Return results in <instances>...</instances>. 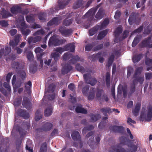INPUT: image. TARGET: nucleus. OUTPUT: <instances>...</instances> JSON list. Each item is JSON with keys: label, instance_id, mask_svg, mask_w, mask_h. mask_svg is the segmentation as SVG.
Wrapping results in <instances>:
<instances>
[{"label": "nucleus", "instance_id": "1", "mask_svg": "<svg viewBox=\"0 0 152 152\" xmlns=\"http://www.w3.org/2000/svg\"><path fill=\"white\" fill-rule=\"evenodd\" d=\"M138 141L137 140H125L124 138L121 140V143L113 146L112 149L116 152H135L138 148Z\"/></svg>", "mask_w": 152, "mask_h": 152}, {"label": "nucleus", "instance_id": "2", "mask_svg": "<svg viewBox=\"0 0 152 152\" xmlns=\"http://www.w3.org/2000/svg\"><path fill=\"white\" fill-rule=\"evenodd\" d=\"M23 65H22L21 62L14 61L12 64V67L13 70L17 74H19L21 78L24 80L26 77L25 72L22 70L23 68Z\"/></svg>", "mask_w": 152, "mask_h": 152}, {"label": "nucleus", "instance_id": "3", "mask_svg": "<svg viewBox=\"0 0 152 152\" xmlns=\"http://www.w3.org/2000/svg\"><path fill=\"white\" fill-rule=\"evenodd\" d=\"M65 41V40L61 39L58 35L54 34L50 38L48 45L50 46H56L63 44Z\"/></svg>", "mask_w": 152, "mask_h": 152}, {"label": "nucleus", "instance_id": "4", "mask_svg": "<svg viewBox=\"0 0 152 152\" xmlns=\"http://www.w3.org/2000/svg\"><path fill=\"white\" fill-rule=\"evenodd\" d=\"M63 58L64 61L70 59L68 61V63L74 64L80 60V58L77 55L74 56L70 53H66L64 54Z\"/></svg>", "mask_w": 152, "mask_h": 152}, {"label": "nucleus", "instance_id": "5", "mask_svg": "<svg viewBox=\"0 0 152 152\" xmlns=\"http://www.w3.org/2000/svg\"><path fill=\"white\" fill-rule=\"evenodd\" d=\"M152 118V107H149L148 109L147 114H145L144 112H142L140 116V119L141 121H146L149 122L151 120Z\"/></svg>", "mask_w": 152, "mask_h": 152}, {"label": "nucleus", "instance_id": "6", "mask_svg": "<svg viewBox=\"0 0 152 152\" xmlns=\"http://www.w3.org/2000/svg\"><path fill=\"white\" fill-rule=\"evenodd\" d=\"M58 30L61 34L64 36H69L72 34L73 31L72 29L66 28L63 26L59 27Z\"/></svg>", "mask_w": 152, "mask_h": 152}, {"label": "nucleus", "instance_id": "7", "mask_svg": "<svg viewBox=\"0 0 152 152\" xmlns=\"http://www.w3.org/2000/svg\"><path fill=\"white\" fill-rule=\"evenodd\" d=\"M96 142H94V138L92 136L88 140L87 143L89 145L90 148L92 149H94L95 148L97 147L99 143L100 140V138L99 137H98L96 138Z\"/></svg>", "mask_w": 152, "mask_h": 152}, {"label": "nucleus", "instance_id": "8", "mask_svg": "<svg viewBox=\"0 0 152 152\" xmlns=\"http://www.w3.org/2000/svg\"><path fill=\"white\" fill-rule=\"evenodd\" d=\"M99 7V6L97 5L95 8L91 9L82 17V18L83 19L87 18L91 15L93 17L95 15Z\"/></svg>", "mask_w": 152, "mask_h": 152}, {"label": "nucleus", "instance_id": "9", "mask_svg": "<svg viewBox=\"0 0 152 152\" xmlns=\"http://www.w3.org/2000/svg\"><path fill=\"white\" fill-rule=\"evenodd\" d=\"M110 129L115 133H123L124 131V128L121 126H112L110 127Z\"/></svg>", "mask_w": 152, "mask_h": 152}, {"label": "nucleus", "instance_id": "10", "mask_svg": "<svg viewBox=\"0 0 152 152\" xmlns=\"http://www.w3.org/2000/svg\"><path fill=\"white\" fill-rule=\"evenodd\" d=\"M22 104L23 107L28 110L31 109L32 105L31 102L27 97L23 98Z\"/></svg>", "mask_w": 152, "mask_h": 152}, {"label": "nucleus", "instance_id": "11", "mask_svg": "<svg viewBox=\"0 0 152 152\" xmlns=\"http://www.w3.org/2000/svg\"><path fill=\"white\" fill-rule=\"evenodd\" d=\"M11 51V49L10 47L8 46H6L5 50L4 48H1L0 50V58H1L3 56H5L8 55Z\"/></svg>", "mask_w": 152, "mask_h": 152}, {"label": "nucleus", "instance_id": "12", "mask_svg": "<svg viewBox=\"0 0 152 152\" xmlns=\"http://www.w3.org/2000/svg\"><path fill=\"white\" fill-rule=\"evenodd\" d=\"M68 62L63 67L61 70V73L63 75H65L69 72L72 69V67Z\"/></svg>", "mask_w": 152, "mask_h": 152}, {"label": "nucleus", "instance_id": "13", "mask_svg": "<svg viewBox=\"0 0 152 152\" xmlns=\"http://www.w3.org/2000/svg\"><path fill=\"white\" fill-rule=\"evenodd\" d=\"M68 62L63 67L61 70V73L63 75H65L69 72L72 69V67Z\"/></svg>", "mask_w": 152, "mask_h": 152}, {"label": "nucleus", "instance_id": "14", "mask_svg": "<svg viewBox=\"0 0 152 152\" xmlns=\"http://www.w3.org/2000/svg\"><path fill=\"white\" fill-rule=\"evenodd\" d=\"M151 39V37H149L147 38H145V39L140 44V46L142 48L149 46V44Z\"/></svg>", "mask_w": 152, "mask_h": 152}, {"label": "nucleus", "instance_id": "15", "mask_svg": "<svg viewBox=\"0 0 152 152\" xmlns=\"http://www.w3.org/2000/svg\"><path fill=\"white\" fill-rule=\"evenodd\" d=\"M19 37L17 35L14 38V40H11L9 42V45L10 46L14 48L17 45L19 42Z\"/></svg>", "mask_w": 152, "mask_h": 152}, {"label": "nucleus", "instance_id": "16", "mask_svg": "<svg viewBox=\"0 0 152 152\" xmlns=\"http://www.w3.org/2000/svg\"><path fill=\"white\" fill-rule=\"evenodd\" d=\"M43 50L40 47H37L35 50V52L37 54V58L40 59L42 58V56L44 54L43 52Z\"/></svg>", "mask_w": 152, "mask_h": 152}, {"label": "nucleus", "instance_id": "17", "mask_svg": "<svg viewBox=\"0 0 152 152\" xmlns=\"http://www.w3.org/2000/svg\"><path fill=\"white\" fill-rule=\"evenodd\" d=\"M19 115L24 119H28L29 116V114L25 110H19L18 111Z\"/></svg>", "mask_w": 152, "mask_h": 152}, {"label": "nucleus", "instance_id": "18", "mask_svg": "<svg viewBox=\"0 0 152 152\" xmlns=\"http://www.w3.org/2000/svg\"><path fill=\"white\" fill-rule=\"evenodd\" d=\"M21 9V7L19 6L13 7L11 8L10 11L12 14H16L18 13H22Z\"/></svg>", "mask_w": 152, "mask_h": 152}, {"label": "nucleus", "instance_id": "19", "mask_svg": "<svg viewBox=\"0 0 152 152\" xmlns=\"http://www.w3.org/2000/svg\"><path fill=\"white\" fill-rule=\"evenodd\" d=\"M44 128V132H47L50 130L53 126L52 123L49 122H45L42 126Z\"/></svg>", "mask_w": 152, "mask_h": 152}, {"label": "nucleus", "instance_id": "20", "mask_svg": "<svg viewBox=\"0 0 152 152\" xmlns=\"http://www.w3.org/2000/svg\"><path fill=\"white\" fill-rule=\"evenodd\" d=\"M24 53L26 54L27 58L30 61L33 60V55L32 52L29 50L28 48H26L24 50Z\"/></svg>", "mask_w": 152, "mask_h": 152}, {"label": "nucleus", "instance_id": "21", "mask_svg": "<svg viewBox=\"0 0 152 152\" xmlns=\"http://www.w3.org/2000/svg\"><path fill=\"white\" fill-rule=\"evenodd\" d=\"M0 14L3 18H6L12 16L10 12L7 11L4 8L2 9V10L1 11Z\"/></svg>", "mask_w": 152, "mask_h": 152}, {"label": "nucleus", "instance_id": "22", "mask_svg": "<svg viewBox=\"0 0 152 152\" xmlns=\"http://www.w3.org/2000/svg\"><path fill=\"white\" fill-rule=\"evenodd\" d=\"M82 105L78 106L76 107L75 109V110L77 113H81L84 114H87L88 113L87 110L84 108L82 107Z\"/></svg>", "mask_w": 152, "mask_h": 152}, {"label": "nucleus", "instance_id": "23", "mask_svg": "<svg viewBox=\"0 0 152 152\" xmlns=\"http://www.w3.org/2000/svg\"><path fill=\"white\" fill-rule=\"evenodd\" d=\"M59 20L60 19L58 18L54 17L48 22L47 26H48L53 25H58Z\"/></svg>", "mask_w": 152, "mask_h": 152}, {"label": "nucleus", "instance_id": "24", "mask_svg": "<svg viewBox=\"0 0 152 152\" xmlns=\"http://www.w3.org/2000/svg\"><path fill=\"white\" fill-rule=\"evenodd\" d=\"M72 139L74 140H80L81 137L79 133L77 131H74L71 134Z\"/></svg>", "mask_w": 152, "mask_h": 152}, {"label": "nucleus", "instance_id": "25", "mask_svg": "<svg viewBox=\"0 0 152 152\" xmlns=\"http://www.w3.org/2000/svg\"><path fill=\"white\" fill-rule=\"evenodd\" d=\"M25 92H26L28 95L31 94V89L32 86V83L31 81H28L27 83H25Z\"/></svg>", "mask_w": 152, "mask_h": 152}, {"label": "nucleus", "instance_id": "26", "mask_svg": "<svg viewBox=\"0 0 152 152\" xmlns=\"http://www.w3.org/2000/svg\"><path fill=\"white\" fill-rule=\"evenodd\" d=\"M137 14L134 12H132L130 15L129 19V22L130 24L132 25V23L135 21L136 19Z\"/></svg>", "mask_w": 152, "mask_h": 152}, {"label": "nucleus", "instance_id": "27", "mask_svg": "<svg viewBox=\"0 0 152 152\" xmlns=\"http://www.w3.org/2000/svg\"><path fill=\"white\" fill-rule=\"evenodd\" d=\"M104 10L102 8H100L98 11L95 15V18L97 19H102L103 17Z\"/></svg>", "mask_w": 152, "mask_h": 152}, {"label": "nucleus", "instance_id": "28", "mask_svg": "<svg viewBox=\"0 0 152 152\" xmlns=\"http://www.w3.org/2000/svg\"><path fill=\"white\" fill-rule=\"evenodd\" d=\"M108 30L105 29L99 32L97 37V39L98 40H101L103 39L107 34Z\"/></svg>", "mask_w": 152, "mask_h": 152}, {"label": "nucleus", "instance_id": "29", "mask_svg": "<svg viewBox=\"0 0 152 152\" xmlns=\"http://www.w3.org/2000/svg\"><path fill=\"white\" fill-rule=\"evenodd\" d=\"M100 26L99 25H97L90 29L89 31V35L90 36L94 35L100 29Z\"/></svg>", "mask_w": 152, "mask_h": 152}, {"label": "nucleus", "instance_id": "30", "mask_svg": "<svg viewBox=\"0 0 152 152\" xmlns=\"http://www.w3.org/2000/svg\"><path fill=\"white\" fill-rule=\"evenodd\" d=\"M135 80L133 81V84L131 85L128 94V96L130 97L135 92Z\"/></svg>", "mask_w": 152, "mask_h": 152}, {"label": "nucleus", "instance_id": "31", "mask_svg": "<svg viewBox=\"0 0 152 152\" xmlns=\"http://www.w3.org/2000/svg\"><path fill=\"white\" fill-rule=\"evenodd\" d=\"M143 57V55L141 53L137 55H134L132 60L134 63H135L139 61Z\"/></svg>", "mask_w": 152, "mask_h": 152}, {"label": "nucleus", "instance_id": "32", "mask_svg": "<svg viewBox=\"0 0 152 152\" xmlns=\"http://www.w3.org/2000/svg\"><path fill=\"white\" fill-rule=\"evenodd\" d=\"M55 88L56 86L53 83L50 84L48 86L47 90H45V93L46 94L47 92L49 93H53L54 91Z\"/></svg>", "mask_w": 152, "mask_h": 152}, {"label": "nucleus", "instance_id": "33", "mask_svg": "<svg viewBox=\"0 0 152 152\" xmlns=\"http://www.w3.org/2000/svg\"><path fill=\"white\" fill-rule=\"evenodd\" d=\"M90 117H91V120L94 121H97L101 118L100 115L98 114H92L90 115Z\"/></svg>", "mask_w": 152, "mask_h": 152}, {"label": "nucleus", "instance_id": "34", "mask_svg": "<svg viewBox=\"0 0 152 152\" xmlns=\"http://www.w3.org/2000/svg\"><path fill=\"white\" fill-rule=\"evenodd\" d=\"M75 68L77 71L80 72L82 73L86 72V69L79 64L78 63L76 65Z\"/></svg>", "mask_w": 152, "mask_h": 152}, {"label": "nucleus", "instance_id": "35", "mask_svg": "<svg viewBox=\"0 0 152 152\" xmlns=\"http://www.w3.org/2000/svg\"><path fill=\"white\" fill-rule=\"evenodd\" d=\"M143 67L142 66H140L137 68L133 75V78H136L137 75H140L143 70Z\"/></svg>", "mask_w": 152, "mask_h": 152}, {"label": "nucleus", "instance_id": "36", "mask_svg": "<svg viewBox=\"0 0 152 152\" xmlns=\"http://www.w3.org/2000/svg\"><path fill=\"white\" fill-rule=\"evenodd\" d=\"M95 88H91L90 89V92L88 96L89 100H91L94 99L95 96Z\"/></svg>", "mask_w": 152, "mask_h": 152}, {"label": "nucleus", "instance_id": "37", "mask_svg": "<svg viewBox=\"0 0 152 152\" xmlns=\"http://www.w3.org/2000/svg\"><path fill=\"white\" fill-rule=\"evenodd\" d=\"M141 104L140 103H137L135 106V109L133 111L134 115L137 116L138 114L139 111L140 109Z\"/></svg>", "mask_w": 152, "mask_h": 152}, {"label": "nucleus", "instance_id": "38", "mask_svg": "<svg viewBox=\"0 0 152 152\" xmlns=\"http://www.w3.org/2000/svg\"><path fill=\"white\" fill-rule=\"evenodd\" d=\"M110 75L109 72H107L106 73L105 75V82L107 87H109L110 84Z\"/></svg>", "mask_w": 152, "mask_h": 152}, {"label": "nucleus", "instance_id": "39", "mask_svg": "<svg viewBox=\"0 0 152 152\" xmlns=\"http://www.w3.org/2000/svg\"><path fill=\"white\" fill-rule=\"evenodd\" d=\"M101 111L103 113L105 116L107 115V113H111L112 111L109 107H104L100 109Z\"/></svg>", "mask_w": 152, "mask_h": 152}, {"label": "nucleus", "instance_id": "40", "mask_svg": "<svg viewBox=\"0 0 152 152\" xmlns=\"http://www.w3.org/2000/svg\"><path fill=\"white\" fill-rule=\"evenodd\" d=\"M46 16L47 14L45 12H41L38 14V17L40 20L45 21Z\"/></svg>", "mask_w": 152, "mask_h": 152}, {"label": "nucleus", "instance_id": "41", "mask_svg": "<svg viewBox=\"0 0 152 152\" xmlns=\"http://www.w3.org/2000/svg\"><path fill=\"white\" fill-rule=\"evenodd\" d=\"M83 0H77L75 3L73 8L74 9H77L80 7L83 4Z\"/></svg>", "mask_w": 152, "mask_h": 152}, {"label": "nucleus", "instance_id": "42", "mask_svg": "<svg viewBox=\"0 0 152 152\" xmlns=\"http://www.w3.org/2000/svg\"><path fill=\"white\" fill-rule=\"evenodd\" d=\"M123 29L121 26H118L117 28L114 32L115 37H118L122 32Z\"/></svg>", "mask_w": 152, "mask_h": 152}, {"label": "nucleus", "instance_id": "43", "mask_svg": "<svg viewBox=\"0 0 152 152\" xmlns=\"http://www.w3.org/2000/svg\"><path fill=\"white\" fill-rule=\"evenodd\" d=\"M109 20L108 19H105L102 23L100 26V29H102L106 27L109 23Z\"/></svg>", "mask_w": 152, "mask_h": 152}, {"label": "nucleus", "instance_id": "44", "mask_svg": "<svg viewBox=\"0 0 152 152\" xmlns=\"http://www.w3.org/2000/svg\"><path fill=\"white\" fill-rule=\"evenodd\" d=\"M42 115L39 114V111L37 110L36 112L35 113V119L36 121H38L42 119Z\"/></svg>", "mask_w": 152, "mask_h": 152}, {"label": "nucleus", "instance_id": "45", "mask_svg": "<svg viewBox=\"0 0 152 152\" xmlns=\"http://www.w3.org/2000/svg\"><path fill=\"white\" fill-rule=\"evenodd\" d=\"M53 113V110L51 108H47L45 111L44 115L45 116L50 115Z\"/></svg>", "mask_w": 152, "mask_h": 152}, {"label": "nucleus", "instance_id": "46", "mask_svg": "<svg viewBox=\"0 0 152 152\" xmlns=\"http://www.w3.org/2000/svg\"><path fill=\"white\" fill-rule=\"evenodd\" d=\"M66 47L67 48L66 49V50H70L71 52H73L75 50V45L72 44L70 43L67 44Z\"/></svg>", "mask_w": 152, "mask_h": 152}, {"label": "nucleus", "instance_id": "47", "mask_svg": "<svg viewBox=\"0 0 152 152\" xmlns=\"http://www.w3.org/2000/svg\"><path fill=\"white\" fill-rule=\"evenodd\" d=\"M72 21L73 20L72 19L68 20L67 19H65L63 20V24L66 26H69L72 23Z\"/></svg>", "mask_w": 152, "mask_h": 152}, {"label": "nucleus", "instance_id": "48", "mask_svg": "<svg viewBox=\"0 0 152 152\" xmlns=\"http://www.w3.org/2000/svg\"><path fill=\"white\" fill-rule=\"evenodd\" d=\"M47 145L46 142L43 143L40 147L39 152H46Z\"/></svg>", "mask_w": 152, "mask_h": 152}, {"label": "nucleus", "instance_id": "49", "mask_svg": "<svg viewBox=\"0 0 152 152\" xmlns=\"http://www.w3.org/2000/svg\"><path fill=\"white\" fill-rule=\"evenodd\" d=\"M97 82V80L95 78H90L86 83L90 84L91 86H93L96 84Z\"/></svg>", "mask_w": 152, "mask_h": 152}, {"label": "nucleus", "instance_id": "50", "mask_svg": "<svg viewBox=\"0 0 152 152\" xmlns=\"http://www.w3.org/2000/svg\"><path fill=\"white\" fill-rule=\"evenodd\" d=\"M140 39V38H139V37H135L132 44V47H135L139 42Z\"/></svg>", "mask_w": 152, "mask_h": 152}, {"label": "nucleus", "instance_id": "51", "mask_svg": "<svg viewBox=\"0 0 152 152\" xmlns=\"http://www.w3.org/2000/svg\"><path fill=\"white\" fill-rule=\"evenodd\" d=\"M94 127L92 125H90L84 127L82 130L83 133L85 134L86 131H90L93 129Z\"/></svg>", "mask_w": 152, "mask_h": 152}, {"label": "nucleus", "instance_id": "52", "mask_svg": "<svg viewBox=\"0 0 152 152\" xmlns=\"http://www.w3.org/2000/svg\"><path fill=\"white\" fill-rule=\"evenodd\" d=\"M68 4L67 2H65L64 1H60L58 2V7L60 9H63Z\"/></svg>", "mask_w": 152, "mask_h": 152}, {"label": "nucleus", "instance_id": "53", "mask_svg": "<svg viewBox=\"0 0 152 152\" xmlns=\"http://www.w3.org/2000/svg\"><path fill=\"white\" fill-rule=\"evenodd\" d=\"M102 53L101 52H99L97 54L93 55L92 56V61H94L96 60L97 59L99 58L102 57Z\"/></svg>", "mask_w": 152, "mask_h": 152}, {"label": "nucleus", "instance_id": "54", "mask_svg": "<svg viewBox=\"0 0 152 152\" xmlns=\"http://www.w3.org/2000/svg\"><path fill=\"white\" fill-rule=\"evenodd\" d=\"M115 58V56L113 54H112L108 58V64L109 66H110L113 63Z\"/></svg>", "mask_w": 152, "mask_h": 152}, {"label": "nucleus", "instance_id": "55", "mask_svg": "<svg viewBox=\"0 0 152 152\" xmlns=\"http://www.w3.org/2000/svg\"><path fill=\"white\" fill-rule=\"evenodd\" d=\"M51 56L54 58L55 61H56L59 56V54L56 52H54L51 54Z\"/></svg>", "mask_w": 152, "mask_h": 152}, {"label": "nucleus", "instance_id": "56", "mask_svg": "<svg viewBox=\"0 0 152 152\" xmlns=\"http://www.w3.org/2000/svg\"><path fill=\"white\" fill-rule=\"evenodd\" d=\"M94 43L88 44L85 47V51H89L91 50L93 47L94 46Z\"/></svg>", "mask_w": 152, "mask_h": 152}, {"label": "nucleus", "instance_id": "57", "mask_svg": "<svg viewBox=\"0 0 152 152\" xmlns=\"http://www.w3.org/2000/svg\"><path fill=\"white\" fill-rule=\"evenodd\" d=\"M21 31L23 35L26 36L29 35L31 32L30 30L29 29L22 30Z\"/></svg>", "mask_w": 152, "mask_h": 152}, {"label": "nucleus", "instance_id": "58", "mask_svg": "<svg viewBox=\"0 0 152 152\" xmlns=\"http://www.w3.org/2000/svg\"><path fill=\"white\" fill-rule=\"evenodd\" d=\"M145 63L146 65L148 66L152 65V59L149 58H147L145 60Z\"/></svg>", "mask_w": 152, "mask_h": 152}, {"label": "nucleus", "instance_id": "59", "mask_svg": "<svg viewBox=\"0 0 152 152\" xmlns=\"http://www.w3.org/2000/svg\"><path fill=\"white\" fill-rule=\"evenodd\" d=\"M134 80H135V84L137 82H139L140 84H142L144 81V79L142 77H137L136 78L134 79Z\"/></svg>", "mask_w": 152, "mask_h": 152}, {"label": "nucleus", "instance_id": "60", "mask_svg": "<svg viewBox=\"0 0 152 152\" xmlns=\"http://www.w3.org/2000/svg\"><path fill=\"white\" fill-rule=\"evenodd\" d=\"M89 89V86H86L82 89V92L83 94L86 95Z\"/></svg>", "mask_w": 152, "mask_h": 152}, {"label": "nucleus", "instance_id": "61", "mask_svg": "<svg viewBox=\"0 0 152 152\" xmlns=\"http://www.w3.org/2000/svg\"><path fill=\"white\" fill-rule=\"evenodd\" d=\"M121 15V12L120 11L117 10L115 12L114 17L115 19H118L119 18Z\"/></svg>", "mask_w": 152, "mask_h": 152}, {"label": "nucleus", "instance_id": "62", "mask_svg": "<svg viewBox=\"0 0 152 152\" xmlns=\"http://www.w3.org/2000/svg\"><path fill=\"white\" fill-rule=\"evenodd\" d=\"M103 47V44H100L94 47L93 49V50L94 51L102 49Z\"/></svg>", "mask_w": 152, "mask_h": 152}, {"label": "nucleus", "instance_id": "63", "mask_svg": "<svg viewBox=\"0 0 152 152\" xmlns=\"http://www.w3.org/2000/svg\"><path fill=\"white\" fill-rule=\"evenodd\" d=\"M91 21L89 19H87L86 22L84 23L83 26L86 28H88L91 26Z\"/></svg>", "mask_w": 152, "mask_h": 152}, {"label": "nucleus", "instance_id": "64", "mask_svg": "<svg viewBox=\"0 0 152 152\" xmlns=\"http://www.w3.org/2000/svg\"><path fill=\"white\" fill-rule=\"evenodd\" d=\"M90 75L88 74H86L83 75V78L84 79L86 83L91 78L90 77Z\"/></svg>", "mask_w": 152, "mask_h": 152}]
</instances>
